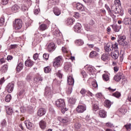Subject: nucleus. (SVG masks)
Here are the masks:
<instances>
[{
    "instance_id": "obj_1",
    "label": "nucleus",
    "mask_w": 131,
    "mask_h": 131,
    "mask_svg": "<svg viewBox=\"0 0 131 131\" xmlns=\"http://www.w3.org/2000/svg\"><path fill=\"white\" fill-rule=\"evenodd\" d=\"M118 48V45L117 43L113 44L112 43H107L104 47V50L107 54H109V52H112L114 50H115V48Z\"/></svg>"
},
{
    "instance_id": "obj_2",
    "label": "nucleus",
    "mask_w": 131,
    "mask_h": 131,
    "mask_svg": "<svg viewBox=\"0 0 131 131\" xmlns=\"http://www.w3.org/2000/svg\"><path fill=\"white\" fill-rule=\"evenodd\" d=\"M112 11L115 14H119L120 16L123 15V11L119 9V6L118 5L113 4L111 8Z\"/></svg>"
},
{
    "instance_id": "obj_3",
    "label": "nucleus",
    "mask_w": 131,
    "mask_h": 131,
    "mask_svg": "<svg viewBox=\"0 0 131 131\" xmlns=\"http://www.w3.org/2000/svg\"><path fill=\"white\" fill-rule=\"evenodd\" d=\"M22 24V20L20 19H15V21L13 22V28L16 29V30L21 29Z\"/></svg>"
},
{
    "instance_id": "obj_4",
    "label": "nucleus",
    "mask_w": 131,
    "mask_h": 131,
    "mask_svg": "<svg viewBox=\"0 0 131 131\" xmlns=\"http://www.w3.org/2000/svg\"><path fill=\"white\" fill-rule=\"evenodd\" d=\"M125 39H126L125 36H119L117 42H118L119 45L124 47L127 45V42L125 41Z\"/></svg>"
},
{
    "instance_id": "obj_5",
    "label": "nucleus",
    "mask_w": 131,
    "mask_h": 131,
    "mask_svg": "<svg viewBox=\"0 0 131 131\" xmlns=\"http://www.w3.org/2000/svg\"><path fill=\"white\" fill-rule=\"evenodd\" d=\"M44 96L47 99H52L53 97V92L51 91V88L50 87L46 88Z\"/></svg>"
},
{
    "instance_id": "obj_6",
    "label": "nucleus",
    "mask_w": 131,
    "mask_h": 131,
    "mask_svg": "<svg viewBox=\"0 0 131 131\" xmlns=\"http://www.w3.org/2000/svg\"><path fill=\"white\" fill-rule=\"evenodd\" d=\"M110 56H111L112 58L113 59H114L115 60H116L119 56V51H118V47L115 48L114 51L113 52H111L110 54Z\"/></svg>"
},
{
    "instance_id": "obj_7",
    "label": "nucleus",
    "mask_w": 131,
    "mask_h": 131,
    "mask_svg": "<svg viewBox=\"0 0 131 131\" xmlns=\"http://www.w3.org/2000/svg\"><path fill=\"white\" fill-rule=\"evenodd\" d=\"M55 105L58 108H65V101L64 99H59L55 101Z\"/></svg>"
},
{
    "instance_id": "obj_8",
    "label": "nucleus",
    "mask_w": 131,
    "mask_h": 131,
    "mask_svg": "<svg viewBox=\"0 0 131 131\" xmlns=\"http://www.w3.org/2000/svg\"><path fill=\"white\" fill-rule=\"evenodd\" d=\"M124 75L121 72L118 73L114 77V80H115V81H120L121 79H124Z\"/></svg>"
},
{
    "instance_id": "obj_9",
    "label": "nucleus",
    "mask_w": 131,
    "mask_h": 131,
    "mask_svg": "<svg viewBox=\"0 0 131 131\" xmlns=\"http://www.w3.org/2000/svg\"><path fill=\"white\" fill-rule=\"evenodd\" d=\"M62 61V56H59L56 57L54 59V62H53V66L54 67H59L60 64H61V61Z\"/></svg>"
},
{
    "instance_id": "obj_10",
    "label": "nucleus",
    "mask_w": 131,
    "mask_h": 131,
    "mask_svg": "<svg viewBox=\"0 0 131 131\" xmlns=\"http://www.w3.org/2000/svg\"><path fill=\"white\" fill-rule=\"evenodd\" d=\"M15 85L13 83H9L6 88V91H7V93H11L14 91V88Z\"/></svg>"
},
{
    "instance_id": "obj_11",
    "label": "nucleus",
    "mask_w": 131,
    "mask_h": 131,
    "mask_svg": "<svg viewBox=\"0 0 131 131\" xmlns=\"http://www.w3.org/2000/svg\"><path fill=\"white\" fill-rule=\"evenodd\" d=\"M85 110H86V107L82 105H79L76 108L78 113H83V112L85 111Z\"/></svg>"
},
{
    "instance_id": "obj_12",
    "label": "nucleus",
    "mask_w": 131,
    "mask_h": 131,
    "mask_svg": "<svg viewBox=\"0 0 131 131\" xmlns=\"http://www.w3.org/2000/svg\"><path fill=\"white\" fill-rule=\"evenodd\" d=\"M74 31L77 33H80L81 31V24L80 23L76 24L74 27Z\"/></svg>"
},
{
    "instance_id": "obj_13",
    "label": "nucleus",
    "mask_w": 131,
    "mask_h": 131,
    "mask_svg": "<svg viewBox=\"0 0 131 131\" xmlns=\"http://www.w3.org/2000/svg\"><path fill=\"white\" fill-rule=\"evenodd\" d=\"M55 49H56V46H55V43H54V42H52L49 44L48 46V50L49 52H53V51H55Z\"/></svg>"
},
{
    "instance_id": "obj_14",
    "label": "nucleus",
    "mask_w": 131,
    "mask_h": 131,
    "mask_svg": "<svg viewBox=\"0 0 131 131\" xmlns=\"http://www.w3.org/2000/svg\"><path fill=\"white\" fill-rule=\"evenodd\" d=\"M76 8L77 9H78L79 11H80L81 12H83L85 11V7L82 5V4L80 3H77L76 4Z\"/></svg>"
},
{
    "instance_id": "obj_15",
    "label": "nucleus",
    "mask_w": 131,
    "mask_h": 131,
    "mask_svg": "<svg viewBox=\"0 0 131 131\" xmlns=\"http://www.w3.org/2000/svg\"><path fill=\"white\" fill-rule=\"evenodd\" d=\"M53 12L56 16H59L61 14V10L57 7L53 8Z\"/></svg>"
},
{
    "instance_id": "obj_16",
    "label": "nucleus",
    "mask_w": 131,
    "mask_h": 131,
    "mask_svg": "<svg viewBox=\"0 0 131 131\" xmlns=\"http://www.w3.org/2000/svg\"><path fill=\"white\" fill-rule=\"evenodd\" d=\"M46 110L44 108H40L37 112V115L38 116H43L46 114Z\"/></svg>"
},
{
    "instance_id": "obj_17",
    "label": "nucleus",
    "mask_w": 131,
    "mask_h": 131,
    "mask_svg": "<svg viewBox=\"0 0 131 131\" xmlns=\"http://www.w3.org/2000/svg\"><path fill=\"white\" fill-rule=\"evenodd\" d=\"M8 65L7 64H5L3 67L1 68L0 69V73L1 74H4V73H6L7 71H8Z\"/></svg>"
},
{
    "instance_id": "obj_18",
    "label": "nucleus",
    "mask_w": 131,
    "mask_h": 131,
    "mask_svg": "<svg viewBox=\"0 0 131 131\" xmlns=\"http://www.w3.org/2000/svg\"><path fill=\"white\" fill-rule=\"evenodd\" d=\"M24 123L28 129H31L33 127V124L29 121H26Z\"/></svg>"
},
{
    "instance_id": "obj_19",
    "label": "nucleus",
    "mask_w": 131,
    "mask_h": 131,
    "mask_svg": "<svg viewBox=\"0 0 131 131\" xmlns=\"http://www.w3.org/2000/svg\"><path fill=\"white\" fill-rule=\"evenodd\" d=\"M109 56H110V53H107V52H105L101 56V60L102 61H107L108 59H109Z\"/></svg>"
},
{
    "instance_id": "obj_20",
    "label": "nucleus",
    "mask_w": 131,
    "mask_h": 131,
    "mask_svg": "<svg viewBox=\"0 0 131 131\" xmlns=\"http://www.w3.org/2000/svg\"><path fill=\"white\" fill-rule=\"evenodd\" d=\"M33 64H34V62L30 59H28L25 61V65L27 67H32Z\"/></svg>"
},
{
    "instance_id": "obj_21",
    "label": "nucleus",
    "mask_w": 131,
    "mask_h": 131,
    "mask_svg": "<svg viewBox=\"0 0 131 131\" xmlns=\"http://www.w3.org/2000/svg\"><path fill=\"white\" fill-rule=\"evenodd\" d=\"M68 83L69 85H73L74 84V79L72 76H69L68 78Z\"/></svg>"
},
{
    "instance_id": "obj_22",
    "label": "nucleus",
    "mask_w": 131,
    "mask_h": 131,
    "mask_svg": "<svg viewBox=\"0 0 131 131\" xmlns=\"http://www.w3.org/2000/svg\"><path fill=\"white\" fill-rule=\"evenodd\" d=\"M39 126L40 127V128H41V129H45L46 127H47V123L46 122V121H43V120H41L39 123Z\"/></svg>"
},
{
    "instance_id": "obj_23",
    "label": "nucleus",
    "mask_w": 131,
    "mask_h": 131,
    "mask_svg": "<svg viewBox=\"0 0 131 131\" xmlns=\"http://www.w3.org/2000/svg\"><path fill=\"white\" fill-rule=\"evenodd\" d=\"M59 121H60V122H62V123H67V122H68V121H69V119H68V118L67 117H65L64 118H62V117H58V118Z\"/></svg>"
},
{
    "instance_id": "obj_24",
    "label": "nucleus",
    "mask_w": 131,
    "mask_h": 131,
    "mask_svg": "<svg viewBox=\"0 0 131 131\" xmlns=\"http://www.w3.org/2000/svg\"><path fill=\"white\" fill-rule=\"evenodd\" d=\"M123 23H124L125 25H129V24H131V18L129 17L124 18Z\"/></svg>"
},
{
    "instance_id": "obj_25",
    "label": "nucleus",
    "mask_w": 131,
    "mask_h": 131,
    "mask_svg": "<svg viewBox=\"0 0 131 131\" xmlns=\"http://www.w3.org/2000/svg\"><path fill=\"white\" fill-rule=\"evenodd\" d=\"M99 115L100 117H101V118H105L107 116V115H106V112L103 110L99 111Z\"/></svg>"
},
{
    "instance_id": "obj_26",
    "label": "nucleus",
    "mask_w": 131,
    "mask_h": 131,
    "mask_svg": "<svg viewBox=\"0 0 131 131\" xmlns=\"http://www.w3.org/2000/svg\"><path fill=\"white\" fill-rule=\"evenodd\" d=\"M34 80L35 82H39V81H42L43 78H42L41 75H37L35 78H34Z\"/></svg>"
},
{
    "instance_id": "obj_27",
    "label": "nucleus",
    "mask_w": 131,
    "mask_h": 131,
    "mask_svg": "<svg viewBox=\"0 0 131 131\" xmlns=\"http://www.w3.org/2000/svg\"><path fill=\"white\" fill-rule=\"evenodd\" d=\"M46 29H48V26L46 24H42L39 26V30L45 31Z\"/></svg>"
},
{
    "instance_id": "obj_28",
    "label": "nucleus",
    "mask_w": 131,
    "mask_h": 131,
    "mask_svg": "<svg viewBox=\"0 0 131 131\" xmlns=\"http://www.w3.org/2000/svg\"><path fill=\"white\" fill-rule=\"evenodd\" d=\"M71 69V63L70 62H66L64 64V70L66 71H68Z\"/></svg>"
},
{
    "instance_id": "obj_29",
    "label": "nucleus",
    "mask_w": 131,
    "mask_h": 131,
    "mask_svg": "<svg viewBox=\"0 0 131 131\" xmlns=\"http://www.w3.org/2000/svg\"><path fill=\"white\" fill-rule=\"evenodd\" d=\"M24 64L22 62H19L16 67V71L17 72H20L22 69H23Z\"/></svg>"
},
{
    "instance_id": "obj_30",
    "label": "nucleus",
    "mask_w": 131,
    "mask_h": 131,
    "mask_svg": "<svg viewBox=\"0 0 131 131\" xmlns=\"http://www.w3.org/2000/svg\"><path fill=\"white\" fill-rule=\"evenodd\" d=\"M18 99H23L24 98V90L20 91L17 94Z\"/></svg>"
},
{
    "instance_id": "obj_31",
    "label": "nucleus",
    "mask_w": 131,
    "mask_h": 131,
    "mask_svg": "<svg viewBox=\"0 0 131 131\" xmlns=\"http://www.w3.org/2000/svg\"><path fill=\"white\" fill-rule=\"evenodd\" d=\"M59 3V0H49L48 1V6H50V4L55 6Z\"/></svg>"
},
{
    "instance_id": "obj_32",
    "label": "nucleus",
    "mask_w": 131,
    "mask_h": 131,
    "mask_svg": "<svg viewBox=\"0 0 131 131\" xmlns=\"http://www.w3.org/2000/svg\"><path fill=\"white\" fill-rule=\"evenodd\" d=\"M93 109L95 111H97L99 109V102L98 101H94Z\"/></svg>"
},
{
    "instance_id": "obj_33",
    "label": "nucleus",
    "mask_w": 131,
    "mask_h": 131,
    "mask_svg": "<svg viewBox=\"0 0 131 131\" xmlns=\"http://www.w3.org/2000/svg\"><path fill=\"white\" fill-rule=\"evenodd\" d=\"M99 53L96 51H92L90 54V58H94V57H97Z\"/></svg>"
},
{
    "instance_id": "obj_34",
    "label": "nucleus",
    "mask_w": 131,
    "mask_h": 131,
    "mask_svg": "<svg viewBox=\"0 0 131 131\" xmlns=\"http://www.w3.org/2000/svg\"><path fill=\"white\" fill-rule=\"evenodd\" d=\"M11 10L13 12H14V13H16L17 12V11L19 10V6H18V5H15L13 6H12Z\"/></svg>"
},
{
    "instance_id": "obj_35",
    "label": "nucleus",
    "mask_w": 131,
    "mask_h": 131,
    "mask_svg": "<svg viewBox=\"0 0 131 131\" xmlns=\"http://www.w3.org/2000/svg\"><path fill=\"white\" fill-rule=\"evenodd\" d=\"M104 106L105 107H106V108H110V107H111V105H112V103L110 101V100H106L105 102H104Z\"/></svg>"
},
{
    "instance_id": "obj_36",
    "label": "nucleus",
    "mask_w": 131,
    "mask_h": 131,
    "mask_svg": "<svg viewBox=\"0 0 131 131\" xmlns=\"http://www.w3.org/2000/svg\"><path fill=\"white\" fill-rule=\"evenodd\" d=\"M102 78L104 81H108L109 80V75L107 74H104L102 75Z\"/></svg>"
},
{
    "instance_id": "obj_37",
    "label": "nucleus",
    "mask_w": 131,
    "mask_h": 131,
    "mask_svg": "<svg viewBox=\"0 0 131 131\" xmlns=\"http://www.w3.org/2000/svg\"><path fill=\"white\" fill-rule=\"evenodd\" d=\"M66 22L67 25H72L74 22V20L72 18H68Z\"/></svg>"
},
{
    "instance_id": "obj_38",
    "label": "nucleus",
    "mask_w": 131,
    "mask_h": 131,
    "mask_svg": "<svg viewBox=\"0 0 131 131\" xmlns=\"http://www.w3.org/2000/svg\"><path fill=\"white\" fill-rule=\"evenodd\" d=\"M127 112V110H126V108H125V107H121L119 109V112H120L121 114H125Z\"/></svg>"
},
{
    "instance_id": "obj_39",
    "label": "nucleus",
    "mask_w": 131,
    "mask_h": 131,
    "mask_svg": "<svg viewBox=\"0 0 131 131\" xmlns=\"http://www.w3.org/2000/svg\"><path fill=\"white\" fill-rule=\"evenodd\" d=\"M112 27L114 31H115V32H118L120 29V28L119 27V26L117 25H113Z\"/></svg>"
},
{
    "instance_id": "obj_40",
    "label": "nucleus",
    "mask_w": 131,
    "mask_h": 131,
    "mask_svg": "<svg viewBox=\"0 0 131 131\" xmlns=\"http://www.w3.org/2000/svg\"><path fill=\"white\" fill-rule=\"evenodd\" d=\"M6 112L8 115H12L13 114V110L11 107H8L6 109Z\"/></svg>"
},
{
    "instance_id": "obj_41",
    "label": "nucleus",
    "mask_w": 131,
    "mask_h": 131,
    "mask_svg": "<svg viewBox=\"0 0 131 131\" xmlns=\"http://www.w3.org/2000/svg\"><path fill=\"white\" fill-rule=\"evenodd\" d=\"M11 99H12V96L10 94L6 95V96L5 97L6 102H10V101H11Z\"/></svg>"
},
{
    "instance_id": "obj_42",
    "label": "nucleus",
    "mask_w": 131,
    "mask_h": 131,
    "mask_svg": "<svg viewBox=\"0 0 131 131\" xmlns=\"http://www.w3.org/2000/svg\"><path fill=\"white\" fill-rule=\"evenodd\" d=\"M76 43L78 46H82V45H83L84 42L82 40L78 39V40H76Z\"/></svg>"
},
{
    "instance_id": "obj_43",
    "label": "nucleus",
    "mask_w": 131,
    "mask_h": 131,
    "mask_svg": "<svg viewBox=\"0 0 131 131\" xmlns=\"http://www.w3.org/2000/svg\"><path fill=\"white\" fill-rule=\"evenodd\" d=\"M66 93L68 95H70L72 93V86H70L66 90Z\"/></svg>"
},
{
    "instance_id": "obj_44",
    "label": "nucleus",
    "mask_w": 131,
    "mask_h": 131,
    "mask_svg": "<svg viewBox=\"0 0 131 131\" xmlns=\"http://www.w3.org/2000/svg\"><path fill=\"white\" fill-rule=\"evenodd\" d=\"M5 24V17L2 16L0 18V26H3Z\"/></svg>"
},
{
    "instance_id": "obj_45",
    "label": "nucleus",
    "mask_w": 131,
    "mask_h": 131,
    "mask_svg": "<svg viewBox=\"0 0 131 131\" xmlns=\"http://www.w3.org/2000/svg\"><path fill=\"white\" fill-rule=\"evenodd\" d=\"M51 70V67L50 66L46 67L44 68V71L45 73H49Z\"/></svg>"
},
{
    "instance_id": "obj_46",
    "label": "nucleus",
    "mask_w": 131,
    "mask_h": 131,
    "mask_svg": "<svg viewBox=\"0 0 131 131\" xmlns=\"http://www.w3.org/2000/svg\"><path fill=\"white\" fill-rule=\"evenodd\" d=\"M53 34L55 35V36L59 37L60 35H61V33L60 32L57 30H55L53 32Z\"/></svg>"
},
{
    "instance_id": "obj_47",
    "label": "nucleus",
    "mask_w": 131,
    "mask_h": 131,
    "mask_svg": "<svg viewBox=\"0 0 131 131\" xmlns=\"http://www.w3.org/2000/svg\"><path fill=\"white\" fill-rule=\"evenodd\" d=\"M69 102L71 104H75V102H76V100L74 98H71L69 99Z\"/></svg>"
},
{
    "instance_id": "obj_48",
    "label": "nucleus",
    "mask_w": 131,
    "mask_h": 131,
    "mask_svg": "<svg viewBox=\"0 0 131 131\" xmlns=\"http://www.w3.org/2000/svg\"><path fill=\"white\" fill-rule=\"evenodd\" d=\"M105 8L106 9L107 11H108L109 14H110V13H112V10H111V9H110V7H109L107 4L105 5Z\"/></svg>"
},
{
    "instance_id": "obj_49",
    "label": "nucleus",
    "mask_w": 131,
    "mask_h": 131,
    "mask_svg": "<svg viewBox=\"0 0 131 131\" xmlns=\"http://www.w3.org/2000/svg\"><path fill=\"white\" fill-rule=\"evenodd\" d=\"M81 125L79 123H76L75 124V128H76V129H79L80 128Z\"/></svg>"
},
{
    "instance_id": "obj_50",
    "label": "nucleus",
    "mask_w": 131,
    "mask_h": 131,
    "mask_svg": "<svg viewBox=\"0 0 131 131\" xmlns=\"http://www.w3.org/2000/svg\"><path fill=\"white\" fill-rule=\"evenodd\" d=\"M113 96H114V97H116V98H119V97H120L121 95L120 94V93L116 92L115 93L113 94Z\"/></svg>"
},
{
    "instance_id": "obj_51",
    "label": "nucleus",
    "mask_w": 131,
    "mask_h": 131,
    "mask_svg": "<svg viewBox=\"0 0 131 131\" xmlns=\"http://www.w3.org/2000/svg\"><path fill=\"white\" fill-rule=\"evenodd\" d=\"M88 91H85L84 89H82L80 91V94L82 95L83 96H84V95H86V93Z\"/></svg>"
},
{
    "instance_id": "obj_52",
    "label": "nucleus",
    "mask_w": 131,
    "mask_h": 131,
    "mask_svg": "<svg viewBox=\"0 0 131 131\" xmlns=\"http://www.w3.org/2000/svg\"><path fill=\"white\" fill-rule=\"evenodd\" d=\"M92 84L94 88H98V83H97V81L92 82Z\"/></svg>"
},
{
    "instance_id": "obj_53",
    "label": "nucleus",
    "mask_w": 131,
    "mask_h": 131,
    "mask_svg": "<svg viewBox=\"0 0 131 131\" xmlns=\"http://www.w3.org/2000/svg\"><path fill=\"white\" fill-rule=\"evenodd\" d=\"M49 57V54L45 53L43 55V59H45V60H48Z\"/></svg>"
},
{
    "instance_id": "obj_54",
    "label": "nucleus",
    "mask_w": 131,
    "mask_h": 131,
    "mask_svg": "<svg viewBox=\"0 0 131 131\" xmlns=\"http://www.w3.org/2000/svg\"><path fill=\"white\" fill-rule=\"evenodd\" d=\"M68 110V108L65 107V106L64 107L61 108V111L62 114H64V113H65V112H66V111H67Z\"/></svg>"
},
{
    "instance_id": "obj_55",
    "label": "nucleus",
    "mask_w": 131,
    "mask_h": 131,
    "mask_svg": "<svg viewBox=\"0 0 131 131\" xmlns=\"http://www.w3.org/2000/svg\"><path fill=\"white\" fill-rule=\"evenodd\" d=\"M31 79H32V77H31V76L30 75L27 76L26 80H27V81L30 82L31 81Z\"/></svg>"
},
{
    "instance_id": "obj_56",
    "label": "nucleus",
    "mask_w": 131,
    "mask_h": 131,
    "mask_svg": "<svg viewBox=\"0 0 131 131\" xmlns=\"http://www.w3.org/2000/svg\"><path fill=\"white\" fill-rule=\"evenodd\" d=\"M9 3V0H2V5H8V3Z\"/></svg>"
},
{
    "instance_id": "obj_57",
    "label": "nucleus",
    "mask_w": 131,
    "mask_h": 131,
    "mask_svg": "<svg viewBox=\"0 0 131 131\" xmlns=\"http://www.w3.org/2000/svg\"><path fill=\"white\" fill-rule=\"evenodd\" d=\"M124 126L126 128V129H127V130H128V129H129L131 127V124H127Z\"/></svg>"
},
{
    "instance_id": "obj_58",
    "label": "nucleus",
    "mask_w": 131,
    "mask_h": 131,
    "mask_svg": "<svg viewBox=\"0 0 131 131\" xmlns=\"http://www.w3.org/2000/svg\"><path fill=\"white\" fill-rule=\"evenodd\" d=\"M114 5H117L119 7L120 5V0H115Z\"/></svg>"
},
{
    "instance_id": "obj_59",
    "label": "nucleus",
    "mask_w": 131,
    "mask_h": 131,
    "mask_svg": "<svg viewBox=\"0 0 131 131\" xmlns=\"http://www.w3.org/2000/svg\"><path fill=\"white\" fill-rule=\"evenodd\" d=\"M38 58V54L35 53L33 55V59L34 60H36Z\"/></svg>"
},
{
    "instance_id": "obj_60",
    "label": "nucleus",
    "mask_w": 131,
    "mask_h": 131,
    "mask_svg": "<svg viewBox=\"0 0 131 131\" xmlns=\"http://www.w3.org/2000/svg\"><path fill=\"white\" fill-rule=\"evenodd\" d=\"M106 125L107 127H113V124L111 123H106Z\"/></svg>"
},
{
    "instance_id": "obj_61",
    "label": "nucleus",
    "mask_w": 131,
    "mask_h": 131,
    "mask_svg": "<svg viewBox=\"0 0 131 131\" xmlns=\"http://www.w3.org/2000/svg\"><path fill=\"white\" fill-rule=\"evenodd\" d=\"M49 111H50V113H52V114H55V110H54V108L53 107H50L49 108Z\"/></svg>"
},
{
    "instance_id": "obj_62",
    "label": "nucleus",
    "mask_w": 131,
    "mask_h": 131,
    "mask_svg": "<svg viewBox=\"0 0 131 131\" xmlns=\"http://www.w3.org/2000/svg\"><path fill=\"white\" fill-rule=\"evenodd\" d=\"M5 77H3L0 79V84H3L4 82H5Z\"/></svg>"
},
{
    "instance_id": "obj_63",
    "label": "nucleus",
    "mask_w": 131,
    "mask_h": 131,
    "mask_svg": "<svg viewBox=\"0 0 131 131\" xmlns=\"http://www.w3.org/2000/svg\"><path fill=\"white\" fill-rule=\"evenodd\" d=\"M96 97L97 98H102V93H99L96 94Z\"/></svg>"
},
{
    "instance_id": "obj_64",
    "label": "nucleus",
    "mask_w": 131,
    "mask_h": 131,
    "mask_svg": "<svg viewBox=\"0 0 131 131\" xmlns=\"http://www.w3.org/2000/svg\"><path fill=\"white\" fill-rule=\"evenodd\" d=\"M21 10L24 12L25 11H27V10H28V8H27V7L24 6L21 7Z\"/></svg>"
}]
</instances>
